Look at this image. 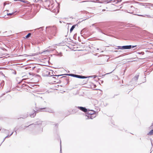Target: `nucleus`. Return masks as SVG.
I'll use <instances>...</instances> for the list:
<instances>
[{
    "instance_id": "f257e3e1",
    "label": "nucleus",
    "mask_w": 153,
    "mask_h": 153,
    "mask_svg": "<svg viewBox=\"0 0 153 153\" xmlns=\"http://www.w3.org/2000/svg\"><path fill=\"white\" fill-rule=\"evenodd\" d=\"M139 75H136L132 80L129 83L128 86L131 85L132 88L130 89H133L135 87V85L137 84V82L139 77Z\"/></svg>"
},
{
    "instance_id": "f03ea898",
    "label": "nucleus",
    "mask_w": 153,
    "mask_h": 153,
    "mask_svg": "<svg viewBox=\"0 0 153 153\" xmlns=\"http://www.w3.org/2000/svg\"><path fill=\"white\" fill-rule=\"evenodd\" d=\"M95 113V111L94 110H89V109H88V111L86 112V114L87 115H85V116L87 117L85 119L86 120L89 119H93V118L95 117V116H93V115H94V114Z\"/></svg>"
},
{
    "instance_id": "7ed1b4c3",
    "label": "nucleus",
    "mask_w": 153,
    "mask_h": 153,
    "mask_svg": "<svg viewBox=\"0 0 153 153\" xmlns=\"http://www.w3.org/2000/svg\"><path fill=\"white\" fill-rule=\"evenodd\" d=\"M51 29V26H48L46 27V33H47L48 35V38L49 39H51L53 36H51V32L52 30Z\"/></svg>"
},
{
    "instance_id": "20e7f679",
    "label": "nucleus",
    "mask_w": 153,
    "mask_h": 153,
    "mask_svg": "<svg viewBox=\"0 0 153 153\" xmlns=\"http://www.w3.org/2000/svg\"><path fill=\"white\" fill-rule=\"evenodd\" d=\"M42 121L40 120H38L34 123H32V124H33L34 125V129L37 127V125H41L42 124Z\"/></svg>"
},
{
    "instance_id": "39448f33",
    "label": "nucleus",
    "mask_w": 153,
    "mask_h": 153,
    "mask_svg": "<svg viewBox=\"0 0 153 153\" xmlns=\"http://www.w3.org/2000/svg\"><path fill=\"white\" fill-rule=\"evenodd\" d=\"M103 31L104 32V34L108 35V33L110 32V28H108L107 27L103 28Z\"/></svg>"
},
{
    "instance_id": "423d86ee",
    "label": "nucleus",
    "mask_w": 153,
    "mask_h": 153,
    "mask_svg": "<svg viewBox=\"0 0 153 153\" xmlns=\"http://www.w3.org/2000/svg\"><path fill=\"white\" fill-rule=\"evenodd\" d=\"M52 30L51 34L53 36H55V34L56 33V28L54 26L51 27V29Z\"/></svg>"
},
{
    "instance_id": "0eeeda50",
    "label": "nucleus",
    "mask_w": 153,
    "mask_h": 153,
    "mask_svg": "<svg viewBox=\"0 0 153 153\" xmlns=\"http://www.w3.org/2000/svg\"><path fill=\"white\" fill-rule=\"evenodd\" d=\"M76 108L81 111L84 112H87L88 111V109H87L85 107H83L82 106H77Z\"/></svg>"
},
{
    "instance_id": "6e6552de",
    "label": "nucleus",
    "mask_w": 153,
    "mask_h": 153,
    "mask_svg": "<svg viewBox=\"0 0 153 153\" xmlns=\"http://www.w3.org/2000/svg\"><path fill=\"white\" fill-rule=\"evenodd\" d=\"M91 76H82V75H78L77 74H76L75 77L76 78H77L79 79H85L87 78L91 77Z\"/></svg>"
},
{
    "instance_id": "1a4fd4ad",
    "label": "nucleus",
    "mask_w": 153,
    "mask_h": 153,
    "mask_svg": "<svg viewBox=\"0 0 153 153\" xmlns=\"http://www.w3.org/2000/svg\"><path fill=\"white\" fill-rule=\"evenodd\" d=\"M63 75H67V76H72V77H75L76 74H61V75H53V76H57L58 77L59 76H62Z\"/></svg>"
},
{
    "instance_id": "9d476101",
    "label": "nucleus",
    "mask_w": 153,
    "mask_h": 153,
    "mask_svg": "<svg viewBox=\"0 0 153 153\" xmlns=\"http://www.w3.org/2000/svg\"><path fill=\"white\" fill-rule=\"evenodd\" d=\"M34 125L33 124H31L29 125L28 126H24V129H25L26 128L29 127L30 130L31 131L32 130L34 129Z\"/></svg>"
},
{
    "instance_id": "9b49d317",
    "label": "nucleus",
    "mask_w": 153,
    "mask_h": 153,
    "mask_svg": "<svg viewBox=\"0 0 153 153\" xmlns=\"http://www.w3.org/2000/svg\"><path fill=\"white\" fill-rule=\"evenodd\" d=\"M118 48L117 49H121V50H124V49H128V48L129 47L127 46V45H124L123 46H118L117 47Z\"/></svg>"
},
{
    "instance_id": "f8f14e48",
    "label": "nucleus",
    "mask_w": 153,
    "mask_h": 153,
    "mask_svg": "<svg viewBox=\"0 0 153 153\" xmlns=\"http://www.w3.org/2000/svg\"><path fill=\"white\" fill-rule=\"evenodd\" d=\"M15 12H16L11 13H7V15L9 16V18H10L13 17Z\"/></svg>"
},
{
    "instance_id": "ddd939ff",
    "label": "nucleus",
    "mask_w": 153,
    "mask_h": 153,
    "mask_svg": "<svg viewBox=\"0 0 153 153\" xmlns=\"http://www.w3.org/2000/svg\"><path fill=\"white\" fill-rule=\"evenodd\" d=\"M33 113L32 114H30V117H34L36 116V111H35L34 110H33Z\"/></svg>"
},
{
    "instance_id": "4468645a",
    "label": "nucleus",
    "mask_w": 153,
    "mask_h": 153,
    "mask_svg": "<svg viewBox=\"0 0 153 153\" xmlns=\"http://www.w3.org/2000/svg\"><path fill=\"white\" fill-rule=\"evenodd\" d=\"M1 131L3 133L6 134H8L9 133V130L5 129H2L1 130Z\"/></svg>"
},
{
    "instance_id": "2eb2a0df",
    "label": "nucleus",
    "mask_w": 153,
    "mask_h": 153,
    "mask_svg": "<svg viewBox=\"0 0 153 153\" xmlns=\"http://www.w3.org/2000/svg\"><path fill=\"white\" fill-rule=\"evenodd\" d=\"M76 26H77L78 25L77 24L74 25L72 26L71 28L70 29V32L71 33V32L74 29V28H75Z\"/></svg>"
},
{
    "instance_id": "dca6fc26",
    "label": "nucleus",
    "mask_w": 153,
    "mask_h": 153,
    "mask_svg": "<svg viewBox=\"0 0 153 153\" xmlns=\"http://www.w3.org/2000/svg\"><path fill=\"white\" fill-rule=\"evenodd\" d=\"M130 9L131 10L132 12H128V13H130L131 14H132L133 13V11L135 9V8L132 6H131L130 7Z\"/></svg>"
},
{
    "instance_id": "f3484780",
    "label": "nucleus",
    "mask_w": 153,
    "mask_h": 153,
    "mask_svg": "<svg viewBox=\"0 0 153 153\" xmlns=\"http://www.w3.org/2000/svg\"><path fill=\"white\" fill-rule=\"evenodd\" d=\"M127 46L129 47L128 48V49H129L136 47L137 45H127Z\"/></svg>"
},
{
    "instance_id": "a211bd4d",
    "label": "nucleus",
    "mask_w": 153,
    "mask_h": 153,
    "mask_svg": "<svg viewBox=\"0 0 153 153\" xmlns=\"http://www.w3.org/2000/svg\"><path fill=\"white\" fill-rule=\"evenodd\" d=\"M112 2H114L115 4H117L120 1V0H111Z\"/></svg>"
},
{
    "instance_id": "6ab92c4d",
    "label": "nucleus",
    "mask_w": 153,
    "mask_h": 153,
    "mask_svg": "<svg viewBox=\"0 0 153 153\" xmlns=\"http://www.w3.org/2000/svg\"><path fill=\"white\" fill-rule=\"evenodd\" d=\"M104 64V62H95V65H103Z\"/></svg>"
},
{
    "instance_id": "aec40b11",
    "label": "nucleus",
    "mask_w": 153,
    "mask_h": 153,
    "mask_svg": "<svg viewBox=\"0 0 153 153\" xmlns=\"http://www.w3.org/2000/svg\"><path fill=\"white\" fill-rule=\"evenodd\" d=\"M41 109H44V110L43 111H44L48 112L49 111V108H41Z\"/></svg>"
},
{
    "instance_id": "412c9836",
    "label": "nucleus",
    "mask_w": 153,
    "mask_h": 153,
    "mask_svg": "<svg viewBox=\"0 0 153 153\" xmlns=\"http://www.w3.org/2000/svg\"><path fill=\"white\" fill-rule=\"evenodd\" d=\"M31 33H28L24 37L25 39H27L29 37L31 36Z\"/></svg>"
},
{
    "instance_id": "4be33fe9",
    "label": "nucleus",
    "mask_w": 153,
    "mask_h": 153,
    "mask_svg": "<svg viewBox=\"0 0 153 153\" xmlns=\"http://www.w3.org/2000/svg\"><path fill=\"white\" fill-rule=\"evenodd\" d=\"M153 134V129L151 130L147 134L148 135H151Z\"/></svg>"
},
{
    "instance_id": "5701e85b",
    "label": "nucleus",
    "mask_w": 153,
    "mask_h": 153,
    "mask_svg": "<svg viewBox=\"0 0 153 153\" xmlns=\"http://www.w3.org/2000/svg\"><path fill=\"white\" fill-rule=\"evenodd\" d=\"M43 131V128H40V129L38 130V131H37V133L39 134L41 133Z\"/></svg>"
},
{
    "instance_id": "b1692460",
    "label": "nucleus",
    "mask_w": 153,
    "mask_h": 153,
    "mask_svg": "<svg viewBox=\"0 0 153 153\" xmlns=\"http://www.w3.org/2000/svg\"><path fill=\"white\" fill-rule=\"evenodd\" d=\"M98 30L99 32L102 33V34H104V32H103V28L102 29H100V28H99Z\"/></svg>"
},
{
    "instance_id": "393cba45",
    "label": "nucleus",
    "mask_w": 153,
    "mask_h": 153,
    "mask_svg": "<svg viewBox=\"0 0 153 153\" xmlns=\"http://www.w3.org/2000/svg\"><path fill=\"white\" fill-rule=\"evenodd\" d=\"M66 76H63L62 77H61V78H64V79L67 81V84H68L69 82V81L68 80V79H67L66 78Z\"/></svg>"
},
{
    "instance_id": "a878e982",
    "label": "nucleus",
    "mask_w": 153,
    "mask_h": 153,
    "mask_svg": "<svg viewBox=\"0 0 153 153\" xmlns=\"http://www.w3.org/2000/svg\"><path fill=\"white\" fill-rule=\"evenodd\" d=\"M19 129V128L17 127H16L14 128L15 132L16 133V134H17L16 131Z\"/></svg>"
},
{
    "instance_id": "bb28decb",
    "label": "nucleus",
    "mask_w": 153,
    "mask_h": 153,
    "mask_svg": "<svg viewBox=\"0 0 153 153\" xmlns=\"http://www.w3.org/2000/svg\"><path fill=\"white\" fill-rule=\"evenodd\" d=\"M138 53L140 54H142V55L144 54V53L143 52H139Z\"/></svg>"
},
{
    "instance_id": "cd10ccee",
    "label": "nucleus",
    "mask_w": 153,
    "mask_h": 153,
    "mask_svg": "<svg viewBox=\"0 0 153 153\" xmlns=\"http://www.w3.org/2000/svg\"><path fill=\"white\" fill-rule=\"evenodd\" d=\"M77 34L76 33L73 36V38L74 39H76V37Z\"/></svg>"
},
{
    "instance_id": "c85d7f7f",
    "label": "nucleus",
    "mask_w": 153,
    "mask_h": 153,
    "mask_svg": "<svg viewBox=\"0 0 153 153\" xmlns=\"http://www.w3.org/2000/svg\"><path fill=\"white\" fill-rule=\"evenodd\" d=\"M48 112H49V113H54V111H52L51 110H50V109H49V111Z\"/></svg>"
},
{
    "instance_id": "c756f323",
    "label": "nucleus",
    "mask_w": 153,
    "mask_h": 153,
    "mask_svg": "<svg viewBox=\"0 0 153 153\" xmlns=\"http://www.w3.org/2000/svg\"><path fill=\"white\" fill-rule=\"evenodd\" d=\"M60 153H62L61 146V141H60Z\"/></svg>"
},
{
    "instance_id": "7c9ffc66",
    "label": "nucleus",
    "mask_w": 153,
    "mask_h": 153,
    "mask_svg": "<svg viewBox=\"0 0 153 153\" xmlns=\"http://www.w3.org/2000/svg\"><path fill=\"white\" fill-rule=\"evenodd\" d=\"M20 128L22 129V130H24L25 129H24V126H20Z\"/></svg>"
},
{
    "instance_id": "2f4dec72",
    "label": "nucleus",
    "mask_w": 153,
    "mask_h": 153,
    "mask_svg": "<svg viewBox=\"0 0 153 153\" xmlns=\"http://www.w3.org/2000/svg\"><path fill=\"white\" fill-rule=\"evenodd\" d=\"M10 137V135L8 134L7 136L5 137V138H7L8 137Z\"/></svg>"
},
{
    "instance_id": "473e14b6",
    "label": "nucleus",
    "mask_w": 153,
    "mask_h": 153,
    "mask_svg": "<svg viewBox=\"0 0 153 153\" xmlns=\"http://www.w3.org/2000/svg\"><path fill=\"white\" fill-rule=\"evenodd\" d=\"M5 139H6V138H5V137L4 138V139H3V141L1 143V144H0V146L1 145L2 143L5 140Z\"/></svg>"
},
{
    "instance_id": "72a5a7b5",
    "label": "nucleus",
    "mask_w": 153,
    "mask_h": 153,
    "mask_svg": "<svg viewBox=\"0 0 153 153\" xmlns=\"http://www.w3.org/2000/svg\"><path fill=\"white\" fill-rule=\"evenodd\" d=\"M13 132L11 133V134L10 135V136H11L13 134Z\"/></svg>"
},
{
    "instance_id": "f704fd0d",
    "label": "nucleus",
    "mask_w": 153,
    "mask_h": 153,
    "mask_svg": "<svg viewBox=\"0 0 153 153\" xmlns=\"http://www.w3.org/2000/svg\"><path fill=\"white\" fill-rule=\"evenodd\" d=\"M58 126V123H56L55 124V126L57 127Z\"/></svg>"
},
{
    "instance_id": "c9c22d12",
    "label": "nucleus",
    "mask_w": 153,
    "mask_h": 153,
    "mask_svg": "<svg viewBox=\"0 0 153 153\" xmlns=\"http://www.w3.org/2000/svg\"><path fill=\"white\" fill-rule=\"evenodd\" d=\"M2 94L1 95V96L0 97H2V96H3V95H4V94Z\"/></svg>"
},
{
    "instance_id": "e433bc0d",
    "label": "nucleus",
    "mask_w": 153,
    "mask_h": 153,
    "mask_svg": "<svg viewBox=\"0 0 153 153\" xmlns=\"http://www.w3.org/2000/svg\"><path fill=\"white\" fill-rule=\"evenodd\" d=\"M86 1H81L80 2V3H82V2H85Z\"/></svg>"
},
{
    "instance_id": "4c0bfd02",
    "label": "nucleus",
    "mask_w": 153,
    "mask_h": 153,
    "mask_svg": "<svg viewBox=\"0 0 153 153\" xmlns=\"http://www.w3.org/2000/svg\"><path fill=\"white\" fill-rule=\"evenodd\" d=\"M27 117V114L26 115L25 118H26Z\"/></svg>"
},
{
    "instance_id": "58836bf2",
    "label": "nucleus",
    "mask_w": 153,
    "mask_h": 153,
    "mask_svg": "<svg viewBox=\"0 0 153 153\" xmlns=\"http://www.w3.org/2000/svg\"><path fill=\"white\" fill-rule=\"evenodd\" d=\"M146 16H147V17H149V18H150V16H149V15H146Z\"/></svg>"
},
{
    "instance_id": "ea45409f",
    "label": "nucleus",
    "mask_w": 153,
    "mask_h": 153,
    "mask_svg": "<svg viewBox=\"0 0 153 153\" xmlns=\"http://www.w3.org/2000/svg\"><path fill=\"white\" fill-rule=\"evenodd\" d=\"M120 51H115V52H120Z\"/></svg>"
},
{
    "instance_id": "a19ab883",
    "label": "nucleus",
    "mask_w": 153,
    "mask_h": 153,
    "mask_svg": "<svg viewBox=\"0 0 153 153\" xmlns=\"http://www.w3.org/2000/svg\"><path fill=\"white\" fill-rule=\"evenodd\" d=\"M44 27H40L39 29H42L43 28H44Z\"/></svg>"
},
{
    "instance_id": "79ce46f5",
    "label": "nucleus",
    "mask_w": 153,
    "mask_h": 153,
    "mask_svg": "<svg viewBox=\"0 0 153 153\" xmlns=\"http://www.w3.org/2000/svg\"><path fill=\"white\" fill-rule=\"evenodd\" d=\"M105 9H103V10H102V11H105Z\"/></svg>"
},
{
    "instance_id": "37998d69",
    "label": "nucleus",
    "mask_w": 153,
    "mask_h": 153,
    "mask_svg": "<svg viewBox=\"0 0 153 153\" xmlns=\"http://www.w3.org/2000/svg\"><path fill=\"white\" fill-rule=\"evenodd\" d=\"M87 11H85L84 12V13H87Z\"/></svg>"
},
{
    "instance_id": "c03bdc74",
    "label": "nucleus",
    "mask_w": 153,
    "mask_h": 153,
    "mask_svg": "<svg viewBox=\"0 0 153 153\" xmlns=\"http://www.w3.org/2000/svg\"><path fill=\"white\" fill-rule=\"evenodd\" d=\"M60 54H61L60 55H61V56H62V53H60Z\"/></svg>"
},
{
    "instance_id": "a18cd8bd",
    "label": "nucleus",
    "mask_w": 153,
    "mask_h": 153,
    "mask_svg": "<svg viewBox=\"0 0 153 153\" xmlns=\"http://www.w3.org/2000/svg\"><path fill=\"white\" fill-rule=\"evenodd\" d=\"M88 82V80H87L85 82V83H83V84H85V83H86V82Z\"/></svg>"
},
{
    "instance_id": "49530a36",
    "label": "nucleus",
    "mask_w": 153,
    "mask_h": 153,
    "mask_svg": "<svg viewBox=\"0 0 153 153\" xmlns=\"http://www.w3.org/2000/svg\"><path fill=\"white\" fill-rule=\"evenodd\" d=\"M111 72H111L109 73H107V74H110V73H111Z\"/></svg>"
},
{
    "instance_id": "de8ad7c7",
    "label": "nucleus",
    "mask_w": 153,
    "mask_h": 153,
    "mask_svg": "<svg viewBox=\"0 0 153 153\" xmlns=\"http://www.w3.org/2000/svg\"><path fill=\"white\" fill-rule=\"evenodd\" d=\"M123 56V54H122V55H120V56Z\"/></svg>"
},
{
    "instance_id": "09e8293b",
    "label": "nucleus",
    "mask_w": 153,
    "mask_h": 153,
    "mask_svg": "<svg viewBox=\"0 0 153 153\" xmlns=\"http://www.w3.org/2000/svg\"><path fill=\"white\" fill-rule=\"evenodd\" d=\"M51 6H52V5H53V4H51Z\"/></svg>"
},
{
    "instance_id": "8fccbe9b",
    "label": "nucleus",
    "mask_w": 153,
    "mask_h": 153,
    "mask_svg": "<svg viewBox=\"0 0 153 153\" xmlns=\"http://www.w3.org/2000/svg\"><path fill=\"white\" fill-rule=\"evenodd\" d=\"M152 149V148H151V150H152V151L153 150Z\"/></svg>"
},
{
    "instance_id": "3c124183",
    "label": "nucleus",
    "mask_w": 153,
    "mask_h": 153,
    "mask_svg": "<svg viewBox=\"0 0 153 153\" xmlns=\"http://www.w3.org/2000/svg\"><path fill=\"white\" fill-rule=\"evenodd\" d=\"M48 7H50V4L48 5Z\"/></svg>"
},
{
    "instance_id": "603ef678",
    "label": "nucleus",
    "mask_w": 153,
    "mask_h": 153,
    "mask_svg": "<svg viewBox=\"0 0 153 153\" xmlns=\"http://www.w3.org/2000/svg\"><path fill=\"white\" fill-rule=\"evenodd\" d=\"M6 16H4V18H6Z\"/></svg>"
},
{
    "instance_id": "864d4df0",
    "label": "nucleus",
    "mask_w": 153,
    "mask_h": 153,
    "mask_svg": "<svg viewBox=\"0 0 153 153\" xmlns=\"http://www.w3.org/2000/svg\"><path fill=\"white\" fill-rule=\"evenodd\" d=\"M94 24H93L92 25V26H94Z\"/></svg>"
},
{
    "instance_id": "5fc2aeb1",
    "label": "nucleus",
    "mask_w": 153,
    "mask_h": 153,
    "mask_svg": "<svg viewBox=\"0 0 153 153\" xmlns=\"http://www.w3.org/2000/svg\"><path fill=\"white\" fill-rule=\"evenodd\" d=\"M152 126H153V123H152Z\"/></svg>"
},
{
    "instance_id": "6e6d98bb",
    "label": "nucleus",
    "mask_w": 153,
    "mask_h": 153,
    "mask_svg": "<svg viewBox=\"0 0 153 153\" xmlns=\"http://www.w3.org/2000/svg\"><path fill=\"white\" fill-rule=\"evenodd\" d=\"M95 77H96V76H94V78H95Z\"/></svg>"
},
{
    "instance_id": "4d7b16f0",
    "label": "nucleus",
    "mask_w": 153,
    "mask_h": 153,
    "mask_svg": "<svg viewBox=\"0 0 153 153\" xmlns=\"http://www.w3.org/2000/svg\"><path fill=\"white\" fill-rule=\"evenodd\" d=\"M82 30L81 31V32L82 33Z\"/></svg>"
},
{
    "instance_id": "13d9d810",
    "label": "nucleus",
    "mask_w": 153,
    "mask_h": 153,
    "mask_svg": "<svg viewBox=\"0 0 153 153\" xmlns=\"http://www.w3.org/2000/svg\"><path fill=\"white\" fill-rule=\"evenodd\" d=\"M53 78H55V77H53Z\"/></svg>"
},
{
    "instance_id": "bf43d9fd",
    "label": "nucleus",
    "mask_w": 153,
    "mask_h": 153,
    "mask_svg": "<svg viewBox=\"0 0 153 153\" xmlns=\"http://www.w3.org/2000/svg\"><path fill=\"white\" fill-rule=\"evenodd\" d=\"M128 26L130 27H131V26Z\"/></svg>"
},
{
    "instance_id": "052dcab7",
    "label": "nucleus",
    "mask_w": 153,
    "mask_h": 153,
    "mask_svg": "<svg viewBox=\"0 0 153 153\" xmlns=\"http://www.w3.org/2000/svg\"><path fill=\"white\" fill-rule=\"evenodd\" d=\"M34 56V55H32V56Z\"/></svg>"
},
{
    "instance_id": "680f3d73",
    "label": "nucleus",
    "mask_w": 153,
    "mask_h": 153,
    "mask_svg": "<svg viewBox=\"0 0 153 153\" xmlns=\"http://www.w3.org/2000/svg\"><path fill=\"white\" fill-rule=\"evenodd\" d=\"M151 152L150 153H151Z\"/></svg>"
}]
</instances>
